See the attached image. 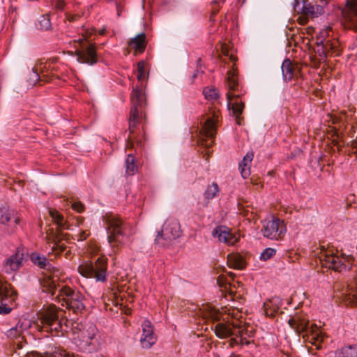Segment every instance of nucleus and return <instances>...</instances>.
<instances>
[{
	"label": "nucleus",
	"mask_w": 357,
	"mask_h": 357,
	"mask_svg": "<svg viewBox=\"0 0 357 357\" xmlns=\"http://www.w3.org/2000/svg\"><path fill=\"white\" fill-rule=\"evenodd\" d=\"M31 260L39 268L46 269L50 273V275H45L40 281L43 280L45 278L54 277L55 275H58L59 276L61 274L59 270L52 266V264L48 261L47 259L43 255H40L38 253H33L31 255ZM40 283L41 284V282H40Z\"/></svg>",
	"instance_id": "nucleus-15"
},
{
	"label": "nucleus",
	"mask_w": 357,
	"mask_h": 357,
	"mask_svg": "<svg viewBox=\"0 0 357 357\" xmlns=\"http://www.w3.org/2000/svg\"><path fill=\"white\" fill-rule=\"evenodd\" d=\"M96 31V30L94 28L86 30L85 33L83 35L84 39L86 40L90 36L94 34Z\"/></svg>",
	"instance_id": "nucleus-49"
},
{
	"label": "nucleus",
	"mask_w": 357,
	"mask_h": 357,
	"mask_svg": "<svg viewBox=\"0 0 357 357\" xmlns=\"http://www.w3.org/2000/svg\"><path fill=\"white\" fill-rule=\"evenodd\" d=\"M50 238H52V243H53L52 250L56 254H60L66 250V246L62 243L61 241H54V237L52 236L50 237Z\"/></svg>",
	"instance_id": "nucleus-39"
},
{
	"label": "nucleus",
	"mask_w": 357,
	"mask_h": 357,
	"mask_svg": "<svg viewBox=\"0 0 357 357\" xmlns=\"http://www.w3.org/2000/svg\"><path fill=\"white\" fill-rule=\"evenodd\" d=\"M77 225H82L83 224L84 221V218H82V217H79L77 219Z\"/></svg>",
	"instance_id": "nucleus-53"
},
{
	"label": "nucleus",
	"mask_w": 357,
	"mask_h": 357,
	"mask_svg": "<svg viewBox=\"0 0 357 357\" xmlns=\"http://www.w3.org/2000/svg\"><path fill=\"white\" fill-rule=\"evenodd\" d=\"M59 308L54 305H50L44 311L41 317V322L44 329L59 319Z\"/></svg>",
	"instance_id": "nucleus-21"
},
{
	"label": "nucleus",
	"mask_w": 357,
	"mask_h": 357,
	"mask_svg": "<svg viewBox=\"0 0 357 357\" xmlns=\"http://www.w3.org/2000/svg\"><path fill=\"white\" fill-rule=\"evenodd\" d=\"M62 325L59 318L54 322L46 327L44 330L50 332L52 335H58L59 333L61 331Z\"/></svg>",
	"instance_id": "nucleus-34"
},
{
	"label": "nucleus",
	"mask_w": 357,
	"mask_h": 357,
	"mask_svg": "<svg viewBox=\"0 0 357 357\" xmlns=\"http://www.w3.org/2000/svg\"><path fill=\"white\" fill-rule=\"evenodd\" d=\"M235 64L232 66V68L227 72V84L229 91L227 93L228 109L232 110L233 115L236 117L237 124H241V115L244 108V102L239 100L241 96L244 95L246 91L240 86L238 79L236 77L237 72Z\"/></svg>",
	"instance_id": "nucleus-3"
},
{
	"label": "nucleus",
	"mask_w": 357,
	"mask_h": 357,
	"mask_svg": "<svg viewBox=\"0 0 357 357\" xmlns=\"http://www.w3.org/2000/svg\"><path fill=\"white\" fill-rule=\"evenodd\" d=\"M206 115L207 116L203 123L200 134L202 136L209 137L211 142L208 143L206 139H202L200 140V144L202 146H211L213 143V139L216 135V128L220 118V112L219 110L211 109Z\"/></svg>",
	"instance_id": "nucleus-9"
},
{
	"label": "nucleus",
	"mask_w": 357,
	"mask_h": 357,
	"mask_svg": "<svg viewBox=\"0 0 357 357\" xmlns=\"http://www.w3.org/2000/svg\"><path fill=\"white\" fill-rule=\"evenodd\" d=\"M21 222V217L14 211L6 207L0 208V230L4 234H15Z\"/></svg>",
	"instance_id": "nucleus-8"
},
{
	"label": "nucleus",
	"mask_w": 357,
	"mask_h": 357,
	"mask_svg": "<svg viewBox=\"0 0 357 357\" xmlns=\"http://www.w3.org/2000/svg\"><path fill=\"white\" fill-rule=\"evenodd\" d=\"M126 173L130 175L134 174L137 170V167L135 163V157L132 153L128 155L126 160Z\"/></svg>",
	"instance_id": "nucleus-32"
},
{
	"label": "nucleus",
	"mask_w": 357,
	"mask_h": 357,
	"mask_svg": "<svg viewBox=\"0 0 357 357\" xmlns=\"http://www.w3.org/2000/svg\"><path fill=\"white\" fill-rule=\"evenodd\" d=\"M130 100L132 106L130 109L129 116V136L128 138L127 149L142 147V141L137 137L139 130L138 126L141 123L142 119L145 118L144 107L146 104L144 91L142 88L134 89L132 91Z\"/></svg>",
	"instance_id": "nucleus-2"
},
{
	"label": "nucleus",
	"mask_w": 357,
	"mask_h": 357,
	"mask_svg": "<svg viewBox=\"0 0 357 357\" xmlns=\"http://www.w3.org/2000/svg\"><path fill=\"white\" fill-rule=\"evenodd\" d=\"M227 262L230 267L235 269H243L245 266L243 257L237 254H229L227 257Z\"/></svg>",
	"instance_id": "nucleus-28"
},
{
	"label": "nucleus",
	"mask_w": 357,
	"mask_h": 357,
	"mask_svg": "<svg viewBox=\"0 0 357 357\" xmlns=\"http://www.w3.org/2000/svg\"><path fill=\"white\" fill-rule=\"evenodd\" d=\"M228 274H229V275L231 278H234V275H235V274H234V273H231V272H229Z\"/></svg>",
	"instance_id": "nucleus-60"
},
{
	"label": "nucleus",
	"mask_w": 357,
	"mask_h": 357,
	"mask_svg": "<svg viewBox=\"0 0 357 357\" xmlns=\"http://www.w3.org/2000/svg\"><path fill=\"white\" fill-rule=\"evenodd\" d=\"M346 305L351 307H357V295L351 293H348V295L344 300Z\"/></svg>",
	"instance_id": "nucleus-40"
},
{
	"label": "nucleus",
	"mask_w": 357,
	"mask_h": 357,
	"mask_svg": "<svg viewBox=\"0 0 357 357\" xmlns=\"http://www.w3.org/2000/svg\"><path fill=\"white\" fill-rule=\"evenodd\" d=\"M79 18V16L78 15H68V20L70 22L76 21Z\"/></svg>",
	"instance_id": "nucleus-50"
},
{
	"label": "nucleus",
	"mask_w": 357,
	"mask_h": 357,
	"mask_svg": "<svg viewBox=\"0 0 357 357\" xmlns=\"http://www.w3.org/2000/svg\"><path fill=\"white\" fill-rule=\"evenodd\" d=\"M225 0H213L211 2V12L213 15H216L219 11L220 3H223Z\"/></svg>",
	"instance_id": "nucleus-45"
},
{
	"label": "nucleus",
	"mask_w": 357,
	"mask_h": 357,
	"mask_svg": "<svg viewBox=\"0 0 357 357\" xmlns=\"http://www.w3.org/2000/svg\"><path fill=\"white\" fill-rule=\"evenodd\" d=\"M75 55L77 61L82 63L93 65L97 63L96 47L94 44L89 43L87 46L82 45V50H76Z\"/></svg>",
	"instance_id": "nucleus-14"
},
{
	"label": "nucleus",
	"mask_w": 357,
	"mask_h": 357,
	"mask_svg": "<svg viewBox=\"0 0 357 357\" xmlns=\"http://www.w3.org/2000/svg\"><path fill=\"white\" fill-rule=\"evenodd\" d=\"M58 275L45 278L41 281L43 291L50 294L53 300L72 310L75 314L82 313L85 310L84 296L78 290L70 288L59 282Z\"/></svg>",
	"instance_id": "nucleus-1"
},
{
	"label": "nucleus",
	"mask_w": 357,
	"mask_h": 357,
	"mask_svg": "<svg viewBox=\"0 0 357 357\" xmlns=\"http://www.w3.org/2000/svg\"><path fill=\"white\" fill-rule=\"evenodd\" d=\"M33 79L35 80H38L40 79V76H39L37 70L33 72Z\"/></svg>",
	"instance_id": "nucleus-54"
},
{
	"label": "nucleus",
	"mask_w": 357,
	"mask_h": 357,
	"mask_svg": "<svg viewBox=\"0 0 357 357\" xmlns=\"http://www.w3.org/2000/svg\"><path fill=\"white\" fill-rule=\"evenodd\" d=\"M332 31V28L331 26H327L322 30H321L319 33V34L317 36L316 41H318V43H323L326 42V38L330 36V32Z\"/></svg>",
	"instance_id": "nucleus-37"
},
{
	"label": "nucleus",
	"mask_w": 357,
	"mask_h": 357,
	"mask_svg": "<svg viewBox=\"0 0 357 357\" xmlns=\"http://www.w3.org/2000/svg\"><path fill=\"white\" fill-rule=\"evenodd\" d=\"M301 13L306 16L317 17L324 13L323 5H312L307 1H303Z\"/></svg>",
	"instance_id": "nucleus-23"
},
{
	"label": "nucleus",
	"mask_w": 357,
	"mask_h": 357,
	"mask_svg": "<svg viewBox=\"0 0 357 357\" xmlns=\"http://www.w3.org/2000/svg\"><path fill=\"white\" fill-rule=\"evenodd\" d=\"M229 60H230L231 62L234 63L235 61H237V58H236L235 56H234V55H230V56H229Z\"/></svg>",
	"instance_id": "nucleus-56"
},
{
	"label": "nucleus",
	"mask_w": 357,
	"mask_h": 357,
	"mask_svg": "<svg viewBox=\"0 0 357 357\" xmlns=\"http://www.w3.org/2000/svg\"><path fill=\"white\" fill-rule=\"evenodd\" d=\"M213 236L218 237L220 242H223L228 245H233L238 241V238L233 234L230 229L226 227H217L213 231Z\"/></svg>",
	"instance_id": "nucleus-18"
},
{
	"label": "nucleus",
	"mask_w": 357,
	"mask_h": 357,
	"mask_svg": "<svg viewBox=\"0 0 357 357\" xmlns=\"http://www.w3.org/2000/svg\"><path fill=\"white\" fill-rule=\"evenodd\" d=\"M116 8H117V14L119 16H120L121 10H119V5L118 3H116Z\"/></svg>",
	"instance_id": "nucleus-59"
},
{
	"label": "nucleus",
	"mask_w": 357,
	"mask_h": 357,
	"mask_svg": "<svg viewBox=\"0 0 357 357\" xmlns=\"http://www.w3.org/2000/svg\"><path fill=\"white\" fill-rule=\"evenodd\" d=\"M205 98L209 100H217L219 98V93L215 88H205L204 89Z\"/></svg>",
	"instance_id": "nucleus-38"
},
{
	"label": "nucleus",
	"mask_w": 357,
	"mask_h": 357,
	"mask_svg": "<svg viewBox=\"0 0 357 357\" xmlns=\"http://www.w3.org/2000/svg\"><path fill=\"white\" fill-rule=\"evenodd\" d=\"M90 235V232L88 230L82 231L77 236V241H82L86 239Z\"/></svg>",
	"instance_id": "nucleus-47"
},
{
	"label": "nucleus",
	"mask_w": 357,
	"mask_h": 357,
	"mask_svg": "<svg viewBox=\"0 0 357 357\" xmlns=\"http://www.w3.org/2000/svg\"><path fill=\"white\" fill-rule=\"evenodd\" d=\"M217 282H218V285H219L220 287H226V285H227V284H229V283L227 281V280H226V278H225V277L224 275H220V276H218V279H217Z\"/></svg>",
	"instance_id": "nucleus-48"
},
{
	"label": "nucleus",
	"mask_w": 357,
	"mask_h": 357,
	"mask_svg": "<svg viewBox=\"0 0 357 357\" xmlns=\"http://www.w3.org/2000/svg\"><path fill=\"white\" fill-rule=\"evenodd\" d=\"M8 289L7 284L0 281V314H8L11 308L8 307L6 301L8 299Z\"/></svg>",
	"instance_id": "nucleus-25"
},
{
	"label": "nucleus",
	"mask_w": 357,
	"mask_h": 357,
	"mask_svg": "<svg viewBox=\"0 0 357 357\" xmlns=\"http://www.w3.org/2000/svg\"><path fill=\"white\" fill-rule=\"evenodd\" d=\"M330 0H320L321 3H322L324 5H326Z\"/></svg>",
	"instance_id": "nucleus-58"
},
{
	"label": "nucleus",
	"mask_w": 357,
	"mask_h": 357,
	"mask_svg": "<svg viewBox=\"0 0 357 357\" xmlns=\"http://www.w3.org/2000/svg\"><path fill=\"white\" fill-rule=\"evenodd\" d=\"M324 47H326V50L327 52L328 53V56L339 55V47L340 43L337 40L334 38L333 40L328 39L324 42Z\"/></svg>",
	"instance_id": "nucleus-29"
},
{
	"label": "nucleus",
	"mask_w": 357,
	"mask_h": 357,
	"mask_svg": "<svg viewBox=\"0 0 357 357\" xmlns=\"http://www.w3.org/2000/svg\"><path fill=\"white\" fill-rule=\"evenodd\" d=\"M203 73H204V71L202 70L197 69L192 75V79H195L199 74Z\"/></svg>",
	"instance_id": "nucleus-51"
},
{
	"label": "nucleus",
	"mask_w": 357,
	"mask_h": 357,
	"mask_svg": "<svg viewBox=\"0 0 357 357\" xmlns=\"http://www.w3.org/2000/svg\"><path fill=\"white\" fill-rule=\"evenodd\" d=\"M24 253L17 248L16 252L7 258L3 263V270L7 273L17 271L23 264Z\"/></svg>",
	"instance_id": "nucleus-16"
},
{
	"label": "nucleus",
	"mask_w": 357,
	"mask_h": 357,
	"mask_svg": "<svg viewBox=\"0 0 357 357\" xmlns=\"http://www.w3.org/2000/svg\"><path fill=\"white\" fill-rule=\"evenodd\" d=\"M340 355L342 357H357L355 345L346 346L342 348Z\"/></svg>",
	"instance_id": "nucleus-36"
},
{
	"label": "nucleus",
	"mask_w": 357,
	"mask_h": 357,
	"mask_svg": "<svg viewBox=\"0 0 357 357\" xmlns=\"http://www.w3.org/2000/svg\"><path fill=\"white\" fill-rule=\"evenodd\" d=\"M106 225L107 239L110 246L114 250H120L123 245L126 223L117 215L107 213L104 216Z\"/></svg>",
	"instance_id": "nucleus-4"
},
{
	"label": "nucleus",
	"mask_w": 357,
	"mask_h": 357,
	"mask_svg": "<svg viewBox=\"0 0 357 357\" xmlns=\"http://www.w3.org/2000/svg\"><path fill=\"white\" fill-rule=\"evenodd\" d=\"M284 81L289 82L294 77H298L301 73V68L297 63H292L289 59H285L281 66Z\"/></svg>",
	"instance_id": "nucleus-19"
},
{
	"label": "nucleus",
	"mask_w": 357,
	"mask_h": 357,
	"mask_svg": "<svg viewBox=\"0 0 357 357\" xmlns=\"http://www.w3.org/2000/svg\"><path fill=\"white\" fill-rule=\"evenodd\" d=\"M320 260L324 265L337 272H348L351 270L355 258L351 255H337L321 246Z\"/></svg>",
	"instance_id": "nucleus-5"
},
{
	"label": "nucleus",
	"mask_w": 357,
	"mask_h": 357,
	"mask_svg": "<svg viewBox=\"0 0 357 357\" xmlns=\"http://www.w3.org/2000/svg\"><path fill=\"white\" fill-rule=\"evenodd\" d=\"M39 357H73L70 353L61 348H55L52 352L38 354Z\"/></svg>",
	"instance_id": "nucleus-30"
},
{
	"label": "nucleus",
	"mask_w": 357,
	"mask_h": 357,
	"mask_svg": "<svg viewBox=\"0 0 357 357\" xmlns=\"http://www.w3.org/2000/svg\"><path fill=\"white\" fill-rule=\"evenodd\" d=\"M262 231L264 237L279 240L284 236L286 232V226L283 220L273 218L265 221Z\"/></svg>",
	"instance_id": "nucleus-10"
},
{
	"label": "nucleus",
	"mask_w": 357,
	"mask_h": 357,
	"mask_svg": "<svg viewBox=\"0 0 357 357\" xmlns=\"http://www.w3.org/2000/svg\"><path fill=\"white\" fill-rule=\"evenodd\" d=\"M220 189L216 183H213L211 185L207 186L206 190L204 193V197L206 199L210 200L214 198L219 192Z\"/></svg>",
	"instance_id": "nucleus-31"
},
{
	"label": "nucleus",
	"mask_w": 357,
	"mask_h": 357,
	"mask_svg": "<svg viewBox=\"0 0 357 357\" xmlns=\"http://www.w3.org/2000/svg\"><path fill=\"white\" fill-rule=\"evenodd\" d=\"M49 213L54 223L57 226L56 229H70V225L67 223V222L64 220L63 216L59 211L51 208L49 210Z\"/></svg>",
	"instance_id": "nucleus-26"
},
{
	"label": "nucleus",
	"mask_w": 357,
	"mask_h": 357,
	"mask_svg": "<svg viewBox=\"0 0 357 357\" xmlns=\"http://www.w3.org/2000/svg\"><path fill=\"white\" fill-rule=\"evenodd\" d=\"M137 79L141 80L145 76V63L142 61L138 62L137 63Z\"/></svg>",
	"instance_id": "nucleus-44"
},
{
	"label": "nucleus",
	"mask_w": 357,
	"mask_h": 357,
	"mask_svg": "<svg viewBox=\"0 0 357 357\" xmlns=\"http://www.w3.org/2000/svg\"><path fill=\"white\" fill-rule=\"evenodd\" d=\"M142 335L140 342L142 347L145 349H149L156 342V336L153 333V326L149 320H145L142 325Z\"/></svg>",
	"instance_id": "nucleus-17"
},
{
	"label": "nucleus",
	"mask_w": 357,
	"mask_h": 357,
	"mask_svg": "<svg viewBox=\"0 0 357 357\" xmlns=\"http://www.w3.org/2000/svg\"><path fill=\"white\" fill-rule=\"evenodd\" d=\"M129 46L134 50L135 55L144 52L146 47V34L141 33L137 35L130 41Z\"/></svg>",
	"instance_id": "nucleus-24"
},
{
	"label": "nucleus",
	"mask_w": 357,
	"mask_h": 357,
	"mask_svg": "<svg viewBox=\"0 0 357 357\" xmlns=\"http://www.w3.org/2000/svg\"><path fill=\"white\" fill-rule=\"evenodd\" d=\"M282 301L279 297H274L264 302L263 310L266 317H273L278 312Z\"/></svg>",
	"instance_id": "nucleus-22"
},
{
	"label": "nucleus",
	"mask_w": 357,
	"mask_h": 357,
	"mask_svg": "<svg viewBox=\"0 0 357 357\" xmlns=\"http://www.w3.org/2000/svg\"><path fill=\"white\" fill-rule=\"evenodd\" d=\"M342 13L344 26L357 32V0H347Z\"/></svg>",
	"instance_id": "nucleus-11"
},
{
	"label": "nucleus",
	"mask_w": 357,
	"mask_h": 357,
	"mask_svg": "<svg viewBox=\"0 0 357 357\" xmlns=\"http://www.w3.org/2000/svg\"><path fill=\"white\" fill-rule=\"evenodd\" d=\"M314 54L310 56V60L314 68H319L321 63L326 61L328 53L327 52L324 43L316 41V47L314 48Z\"/></svg>",
	"instance_id": "nucleus-20"
},
{
	"label": "nucleus",
	"mask_w": 357,
	"mask_h": 357,
	"mask_svg": "<svg viewBox=\"0 0 357 357\" xmlns=\"http://www.w3.org/2000/svg\"><path fill=\"white\" fill-rule=\"evenodd\" d=\"M238 342L236 340V339L235 338H231L230 340V345L231 347H234V345L237 344Z\"/></svg>",
	"instance_id": "nucleus-52"
},
{
	"label": "nucleus",
	"mask_w": 357,
	"mask_h": 357,
	"mask_svg": "<svg viewBox=\"0 0 357 357\" xmlns=\"http://www.w3.org/2000/svg\"><path fill=\"white\" fill-rule=\"evenodd\" d=\"M241 324L238 320L219 322L214 326V333L219 338H227L231 335H241Z\"/></svg>",
	"instance_id": "nucleus-12"
},
{
	"label": "nucleus",
	"mask_w": 357,
	"mask_h": 357,
	"mask_svg": "<svg viewBox=\"0 0 357 357\" xmlns=\"http://www.w3.org/2000/svg\"><path fill=\"white\" fill-rule=\"evenodd\" d=\"M276 253V250L271 248H268L264 250L261 253L260 259L263 261H266L273 257Z\"/></svg>",
	"instance_id": "nucleus-41"
},
{
	"label": "nucleus",
	"mask_w": 357,
	"mask_h": 357,
	"mask_svg": "<svg viewBox=\"0 0 357 357\" xmlns=\"http://www.w3.org/2000/svg\"><path fill=\"white\" fill-rule=\"evenodd\" d=\"M97 332V328L95 326H90L86 331L87 335L84 336L86 338V342L89 344H91V340L95 337Z\"/></svg>",
	"instance_id": "nucleus-42"
},
{
	"label": "nucleus",
	"mask_w": 357,
	"mask_h": 357,
	"mask_svg": "<svg viewBox=\"0 0 357 357\" xmlns=\"http://www.w3.org/2000/svg\"><path fill=\"white\" fill-rule=\"evenodd\" d=\"M72 208L73 210L76 211L78 213H82L84 210V204L80 202H75L72 204Z\"/></svg>",
	"instance_id": "nucleus-46"
},
{
	"label": "nucleus",
	"mask_w": 357,
	"mask_h": 357,
	"mask_svg": "<svg viewBox=\"0 0 357 357\" xmlns=\"http://www.w3.org/2000/svg\"><path fill=\"white\" fill-rule=\"evenodd\" d=\"M22 334V330L18 328L17 327L11 328L6 332V335L8 337L14 339L20 337Z\"/></svg>",
	"instance_id": "nucleus-43"
},
{
	"label": "nucleus",
	"mask_w": 357,
	"mask_h": 357,
	"mask_svg": "<svg viewBox=\"0 0 357 357\" xmlns=\"http://www.w3.org/2000/svg\"><path fill=\"white\" fill-rule=\"evenodd\" d=\"M38 29H40L42 31L50 30L52 27L50 15H42L38 20Z\"/></svg>",
	"instance_id": "nucleus-33"
},
{
	"label": "nucleus",
	"mask_w": 357,
	"mask_h": 357,
	"mask_svg": "<svg viewBox=\"0 0 357 357\" xmlns=\"http://www.w3.org/2000/svg\"><path fill=\"white\" fill-rule=\"evenodd\" d=\"M63 6H64V3H63V1H59V2H58V3H57V8H58L59 9H62V8H63Z\"/></svg>",
	"instance_id": "nucleus-55"
},
{
	"label": "nucleus",
	"mask_w": 357,
	"mask_h": 357,
	"mask_svg": "<svg viewBox=\"0 0 357 357\" xmlns=\"http://www.w3.org/2000/svg\"><path fill=\"white\" fill-rule=\"evenodd\" d=\"M107 259L104 257H98L94 264L85 262L80 264L78 272L84 277L95 278L97 281L105 282L107 280Z\"/></svg>",
	"instance_id": "nucleus-6"
},
{
	"label": "nucleus",
	"mask_w": 357,
	"mask_h": 357,
	"mask_svg": "<svg viewBox=\"0 0 357 357\" xmlns=\"http://www.w3.org/2000/svg\"><path fill=\"white\" fill-rule=\"evenodd\" d=\"M78 42H79V43H80L82 44V40H81V39H80V40H79V41H78Z\"/></svg>",
	"instance_id": "nucleus-61"
},
{
	"label": "nucleus",
	"mask_w": 357,
	"mask_h": 357,
	"mask_svg": "<svg viewBox=\"0 0 357 357\" xmlns=\"http://www.w3.org/2000/svg\"><path fill=\"white\" fill-rule=\"evenodd\" d=\"M288 324L298 334L305 333V335H303V337L310 334L314 335V333L317 332L318 328L314 324H312L309 326V321L305 317L300 316L290 318L288 321Z\"/></svg>",
	"instance_id": "nucleus-13"
},
{
	"label": "nucleus",
	"mask_w": 357,
	"mask_h": 357,
	"mask_svg": "<svg viewBox=\"0 0 357 357\" xmlns=\"http://www.w3.org/2000/svg\"><path fill=\"white\" fill-rule=\"evenodd\" d=\"M254 153L252 151L247 153L243 157V160L239 164L241 174L244 178L248 177L250 174V165L253 159Z\"/></svg>",
	"instance_id": "nucleus-27"
},
{
	"label": "nucleus",
	"mask_w": 357,
	"mask_h": 357,
	"mask_svg": "<svg viewBox=\"0 0 357 357\" xmlns=\"http://www.w3.org/2000/svg\"><path fill=\"white\" fill-rule=\"evenodd\" d=\"M106 32V29L105 28H102V29L99 30L98 31V33L100 35H104Z\"/></svg>",
	"instance_id": "nucleus-57"
},
{
	"label": "nucleus",
	"mask_w": 357,
	"mask_h": 357,
	"mask_svg": "<svg viewBox=\"0 0 357 357\" xmlns=\"http://www.w3.org/2000/svg\"><path fill=\"white\" fill-rule=\"evenodd\" d=\"M181 233L178 220L172 218H168L163 224L161 231H158L155 241L157 244L165 247L172 240L178 238Z\"/></svg>",
	"instance_id": "nucleus-7"
},
{
	"label": "nucleus",
	"mask_w": 357,
	"mask_h": 357,
	"mask_svg": "<svg viewBox=\"0 0 357 357\" xmlns=\"http://www.w3.org/2000/svg\"><path fill=\"white\" fill-rule=\"evenodd\" d=\"M52 234V237H54V241H65L66 242H70L71 239V236L69 234L63 233V230L56 229L55 233L53 232V230H51Z\"/></svg>",
	"instance_id": "nucleus-35"
}]
</instances>
